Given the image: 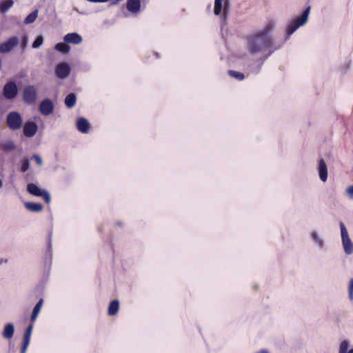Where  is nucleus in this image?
<instances>
[{
	"instance_id": "22",
	"label": "nucleus",
	"mask_w": 353,
	"mask_h": 353,
	"mask_svg": "<svg viewBox=\"0 0 353 353\" xmlns=\"http://www.w3.org/2000/svg\"><path fill=\"white\" fill-rule=\"evenodd\" d=\"M350 343L344 340L340 343L339 353H353V348L349 349Z\"/></svg>"
},
{
	"instance_id": "18",
	"label": "nucleus",
	"mask_w": 353,
	"mask_h": 353,
	"mask_svg": "<svg viewBox=\"0 0 353 353\" xmlns=\"http://www.w3.org/2000/svg\"><path fill=\"white\" fill-rule=\"evenodd\" d=\"M24 205L28 210L32 212H39L43 210V205L39 203L25 202Z\"/></svg>"
},
{
	"instance_id": "12",
	"label": "nucleus",
	"mask_w": 353,
	"mask_h": 353,
	"mask_svg": "<svg viewBox=\"0 0 353 353\" xmlns=\"http://www.w3.org/2000/svg\"><path fill=\"white\" fill-rule=\"evenodd\" d=\"M63 40L65 43L78 45L82 42L83 39L79 34L71 32L66 34L63 37Z\"/></svg>"
},
{
	"instance_id": "4",
	"label": "nucleus",
	"mask_w": 353,
	"mask_h": 353,
	"mask_svg": "<svg viewBox=\"0 0 353 353\" xmlns=\"http://www.w3.org/2000/svg\"><path fill=\"white\" fill-rule=\"evenodd\" d=\"M27 192L35 196L43 197L47 203H50L51 199L49 192L46 190L41 189L34 183H28L27 185Z\"/></svg>"
},
{
	"instance_id": "36",
	"label": "nucleus",
	"mask_w": 353,
	"mask_h": 353,
	"mask_svg": "<svg viewBox=\"0 0 353 353\" xmlns=\"http://www.w3.org/2000/svg\"><path fill=\"white\" fill-rule=\"evenodd\" d=\"M28 43V37L27 35H23L21 37V45L23 48H25V47H26Z\"/></svg>"
},
{
	"instance_id": "39",
	"label": "nucleus",
	"mask_w": 353,
	"mask_h": 353,
	"mask_svg": "<svg viewBox=\"0 0 353 353\" xmlns=\"http://www.w3.org/2000/svg\"><path fill=\"white\" fill-rule=\"evenodd\" d=\"M47 252L48 254H49L50 257H51L52 256V246H51V244H48V247H47Z\"/></svg>"
},
{
	"instance_id": "5",
	"label": "nucleus",
	"mask_w": 353,
	"mask_h": 353,
	"mask_svg": "<svg viewBox=\"0 0 353 353\" xmlns=\"http://www.w3.org/2000/svg\"><path fill=\"white\" fill-rule=\"evenodd\" d=\"M229 0H214V14L219 15L223 9V13L221 15V19L223 21H225L227 19V14L229 10Z\"/></svg>"
},
{
	"instance_id": "38",
	"label": "nucleus",
	"mask_w": 353,
	"mask_h": 353,
	"mask_svg": "<svg viewBox=\"0 0 353 353\" xmlns=\"http://www.w3.org/2000/svg\"><path fill=\"white\" fill-rule=\"evenodd\" d=\"M89 2L92 3H106L108 0H87Z\"/></svg>"
},
{
	"instance_id": "28",
	"label": "nucleus",
	"mask_w": 353,
	"mask_h": 353,
	"mask_svg": "<svg viewBox=\"0 0 353 353\" xmlns=\"http://www.w3.org/2000/svg\"><path fill=\"white\" fill-rule=\"evenodd\" d=\"M228 74L231 77L235 78L239 81H242L245 77L243 73L234 70H229Z\"/></svg>"
},
{
	"instance_id": "31",
	"label": "nucleus",
	"mask_w": 353,
	"mask_h": 353,
	"mask_svg": "<svg viewBox=\"0 0 353 353\" xmlns=\"http://www.w3.org/2000/svg\"><path fill=\"white\" fill-rule=\"evenodd\" d=\"M311 238L313 241L315 243H322L323 239L319 236V234L316 232H311Z\"/></svg>"
},
{
	"instance_id": "26",
	"label": "nucleus",
	"mask_w": 353,
	"mask_h": 353,
	"mask_svg": "<svg viewBox=\"0 0 353 353\" xmlns=\"http://www.w3.org/2000/svg\"><path fill=\"white\" fill-rule=\"evenodd\" d=\"M33 327H34V325L32 323H30L27 327V328L25 331L24 335H23V341L30 342V338H31V334L32 332Z\"/></svg>"
},
{
	"instance_id": "20",
	"label": "nucleus",
	"mask_w": 353,
	"mask_h": 353,
	"mask_svg": "<svg viewBox=\"0 0 353 353\" xmlns=\"http://www.w3.org/2000/svg\"><path fill=\"white\" fill-rule=\"evenodd\" d=\"M340 230L342 243H352L345 225L343 222H340Z\"/></svg>"
},
{
	"instance_id": "35",
	"label": "nucleus",
	"mask_w": 353,
	"mask_h": 353,
	"mask_svg": "<svg viewBox=\"0 0 353 353\" xmlns=\"http://www.w3.org/2000/svg\"><path fill=\"white\" fill-rule=\"evenodd\" d=\"M29 344H30V342L23 341V343H22L21 347V353L26 352Z\"/></svg>"
},
{
	"instance_id": "33",
	"label": "nucleus",
	"mask_w": 353,
	"mask_h": 353,
	"mask_svg": "<svg viewBox=\"0 0 353 353\" xmlns=\"http://www.w3.org/2000/svg\"><path fill=\"white\" fill-rule=\"evenodd\" d=\"M343 248L347 254L353 253V244H343Z\"/></svg>"
},
{
	"instance_id": "44",
	"label": "nucleus",
	"mask_w": 353,
	"mask_h": 353,
	"mask_svg": "<svg viewBox=\"0 0 353 353\" xmlns=\"http://www.w3.org/2000/svg\"><path fill=\"white\" fill-rule=\"evenodd\" d=\"M77 11L79 14H84V13H83V12H79V10H77Z\"/></svg>"
},
{
	"instance_id": "13",
	"label": "nucleus",
	"mask_w": 353,
	"mask_h": 353,
	"mask_svg": "<svg viewBox=\"0 0 353 353\" xmlns=\"http://www.w3.org/2000/svg\"><path fill=\"white\" fill-rule=\"evenodd\" d=\"M318 172L321 181L322 182H326L327 180V166L323 159L319 161Z\"/></svg>"
},
{
	"instance_id": "37",
	"label": "nucleus",
	"mask_w": 353,
	"mask_h": 353,
	"mask_svg": "<svg viewBox=\"0 0 353 353\" xmlns=\"http://www.w3.org/2000/svg\"><path fill=\"white\" fill-rule=\"evenodd\" d=\"M346 193L347 194L350 199L353 200V185L347 188Z\"/></svg>"
},
{
	"instance_id": "34",
	"label": "nucleus",
	"mask_w": 353,
	"mask_h": 353,
	"mask_svg": "<svg viewBox=\"0 0 353 353\" xmlns=\"http://www.w3.org/2000/svg\"><path fill=\"white\" fill-rule=\"evenodd\" d=\"M32 159L35 160L36 163L39 165L41 166L43 165V160L40 155L37 154H34L32 157Z\"/></svg>"
},
{
	"instance_id": "3",
	"label": "nucleus",
	"mask_w": 353,
	"mask_h": 353,
	"mask_svg": "<svg viewBox=\"0 0 353 353\" xmlns=\"http://www.w3.org/2000/svg\"><path fill=\"white\" fill-rule=\"evenodd\" d=\"M6 123L10 130H18L23 125L22 117L18 112L12 111L6 116Z\"/></svg>"
},
{
	"instance_id": "2",
	"label": "nucleus",
	"mask_w": 353,
	"mask_h": 353,
	"mask_svg": "<svg viewBox=\"0 0 353 353\" xmlns=\"http://www.w3.org/2000/svg\"><path fill=\"white\" fill-rule=\"evenodd\" d=\"M310 9V6L307 7L300 16L288 22L285 28L286 39L289 38L297 29L303 26L307 23Z\"/></svg>"
},
{
	"instance_id": "23",
	"label": "nucleus",
	"mask_w": 353,
	"mask_h": 353,
	"mask_svg": "<svg viewBox=\"0 0 353 353\" xmlns=\"http://www.w3.org/2000/svg\"><path fill=\"white\" fill-rule=\"evenodd\" d=\"M54 48L56 50L61 52V53H63V54H67L70 52V47L67 45L65 43H62V42H60V43H58L55 45L54 46Z\"/></svg>"
},
{
	"instance_id": "27",
	"label": "nucleus",
	"mask_w": 353,
	"mask_h": 353,
	"mask_svg": "<svg viewBox=\"0 0 353 353\" xmlns=\"http://www.w3.org/2000/svg\"><path fill=\"white\" fill-rule=\"evenodd\" d=\"M30 169V160L28 157H24L21 161V171L26 172Z\"/></svg>"
},
{
	"instance_id": "7",
	"label": "nucleus",
	"mask_w": 353,
	"mask_h": 353,
	"mask_svg": "<svg viewBox=\"0 0 353 353\" xmlns=\"http://www.w3.org/2000/svg\"><path fill=\"white\" fill-rule=\"evenodd\" d=\"M19 88L14 81L7 82L3 88V95L8 100L14 99L18 94Z\"/></svg>"
},
{
	"instance_id": "17",
	"label": "nucleus",
	"mask_w": 353,
	"mask_h": 353,
	"mask_svg": "<svg viewBox=\"0 0 353 353\" xmlns=\"http://www.w3.org/2000/svg\"><path fill=\"white\" fill-rule=\"evenodd\" d=\"M126 7L128 11L132 13H137L140 10V0H128Z\"/></svg>"
},
{
	"instance_id": "32",
	"label": "nucleus",
	"mask_w": 353,
	"mask_h": 353,
	"mask_svg": "<svg viewBox=\"0 0 353 353\" xmlns=\"http://www.w3.org/2000/svg\"><path fill=\"white\" fill-rule=\"evenodd\" d=\"M348 295L351 301L353 300V278L350 280L348 285Z\"/></svg>"
},
{
	"instance_id": "40",
	"label": "nucleus",
	"mask_w": 353,
	"mask_h": 353,
	"mask_svg": "<svg viewBox=\"0 0 353 353\" xmlns=\"http://www.w3.org/2000/svg\"><path fill=\"white\" fill-rule=\"evenodd\" d=\"M43 299H41L37 303V304L35 305V306L37 307H39L40 308L42 307L43 306Z\"/></svg>"
},
{
	"instance_id": "41",
	"label": "nucleus",
	"mask_w": 353,
	"mask_h": 353,
	"mask_svg": "<svg viewBox=\"0 0 353 353\" xmlns=\"http://www.w3.org/2000/svg\"><path fill=\"white\" fill-rule=\"evenodd\" d=\"M256 353H269V352L265 349H263L256 352Z\"/></svg>"
},
{
	"instance_id": "24",
	"label": "nucleus",
	"mask_w": 353,
	"mask_h": 353,
	"mask_svg": "<svg viewBox=\"0 0 353 353\" xmlns=\"http://www.w3.org/2000/svg\"><path fill=\"white\" fill-rule=\"evenodd\" d=\"M38 13V10H34L25 18L23 23L25 24H30L33 23L37 19Z\"/></svg>"
},
{
	"instance_id": "45",
	"label": "nucleus",
	"mask_w": 353,
	"mask_h": 353,
	"mask_svg": "<svg viewBox=\"0 0 353 353\" xmlns=\"http://www.w3.org/2000/svg\"><path fill=\"white\" fill-rule=\"evenodd\" d=\"M117 225H121V223L120 222H119V223H117Z\"/></svg>"
},
{
	"instance_id": "43",
	"label": "nucleus",
	"mask_w": 353,
	"mask_h": 353,
	"mask_svg": "<svg viewBox=\"0 0 353 353\" xmlns=\"http://www.w3.org/2000/svg\"><path fill=\"white\" fill-rule=\"evenodd\" d=\"M3 181L1 179H0V188H1L3 187Z\"/></svg>"
},
{
	"instance_id": "15",
	"label": "nucleus",
	"mask_w": 353,
	"mask_h": 353,
	"mask_svg": "<svg viewBox=\"0 0 353 353\" xmlns=\"http://www.w3.org/2000/svg\"><path fill=\"white\" fill-rule=\"evenodd\" d=\"M14 334V325L12 323H6L3 329L2 336L6 340L12 339Z\"/></svg>"
},
{
	"instance_id": "8",
	"label": "nucleus",
	"mask_w": 353,
	"mask_h": 353,
	"mask_svg": "<svg viewBox=\"0 0 353 353\" xmlns=\"http://www.w3.org/2000/svg\"><path fill=\"white\" fill-rule=\"evenodd\" d=\"M19 43L17 37H11L6 41L0 44V53H8L12 50Z\"/></svg>"
},
{
	"instance_id": "19",
	"label": "nucleus",
	"mask_w": 353,
	"mask_h": 353,
	"mask_svg": "<svg viewBox=\"0 0 353 353\" xmlns=\"http://www.w3.org/2000/svg\"><path fill=\"white\" fill-rule=\"evenodd\" d=\"M65 105L68 108H73L77 103V96L74 93H70L68 94L64 101Z\"/></svg>"
},
{
	"instance_id": "1",
	"label": "nucleus",
	"mask_w": 353,
	"mask_h": 353,
	"mask_svg": "<svg viewBox=\"0 0 353 353\" xmlns=\"http://www.w3.org/2000/svg\"><path fill=\"white\" fill-rule=\"evenodd\" d=\"M273 26L268 23L263 28L250 35L248 39L247 49L252 56H265L268 58L273 52V39L271 33Z\"/></svg>"
},
{
	"instance_id": "11",
	"label": "nucleus",
	"mask_w": 353,
	"mask_h": 353,
	"mask_svg": "<svg viewBox=\"0 0 353 353\" xmlns=\"http://www.w3.org/2000/svg\"><path fill=\"white\" fill-rule=\"evenodd\" d=\"M70 74V68L67 63H61L56 67V74L60 79H65Z\"/></svg>"
},
{
	"instance_id": "42",
	"label": "nucleus",
	"mask_w": 353,
	"mask_h": 353,
	"mask_svg": "<svg viewBox=\"0 0 353 353\" xmlns=\"http://www.w3.org/2000/svg\"><path fill=\"white\" fill-rule=\"evenodd\" d=\"M7 259H0V265H2L3 263H7Z\"/></svg>"
},
{
	"instance_id": "16",
	"label": "nucleus",
	"mask_w": 353,
	"mask_h": 353,
	"mask_svg": "<svg viewBox=\"0 0 353 353\" xmlns=\"http://www.w3.org/2000/svg\"><path fill=\"white\" fill-rule=\"evenodd\" d=\"M0 148L5 153L12 152L16 149V144L12 140H8L4 142H0Z\"/></svg>"
},
{
	"instance_id": "21",
	"label": "nucleus",
	"mask_w": 353,
	"mask_h": 353,
	"mask_svg": "<svg viewBox=\"0 0 353 353\" xmlns=\"http://www.w3.org/2000/svg\"><path fill=\"white\" fill-rule=\"evenodd\" d=\"M119 307V302L118 300H113L110 302L108 307V314L114 316L117 314Z\"/></svg>"
},
{
	"instance_id": "25",
	"label": "nucleus",
	"mask_w": 353,
	"mask_h": 353,
	"mask_svg": "<svg viewBox=\"0 0 353 353\" xmlns=\"http://www.w3.org/2000/svg\"><path fill=\"white\" fill-rule=\"evenodd\" d=\"M14 5L12 0H6L1 3L0 10L2 12H8Z\"/></svg>"
},
{
	"instance_id": "10",
	"label": "nucleus",
	"mask_w": 353,
	"mask_h": 353,
	"mask_svg": "<svg viewBox=\"0 0 353 353\" xmlns=\"http://www.w3.org/2000/svg\"><path fill=\"white\" fill-rule=\"evenodd\" d=\"M38 131V125L34 121H28L24 124L23 133L27 138L33 137Z\"/></svg>"
},
{
	"instance_id": "14",
	"label": "nucleus",
	"mask_w": 353,
	"mask_h": 353,
	"mask_svg": "<svg viewBox=\"0 0 353 353\" xmlns=\"http://www.w3.org/2000/svg\"><path fill=\"white\" fill-rule=\"evenodd\" d=\"M76 125L77 130L83 134L88 133L90 128V124L88 120L84 117H80L78 119Z\"/></svg>"
},
{
	"instance_id": "6",
	"label": "nucleus",
	"mask_w": 353,
	"mask_h": 353,
	"mask_svg": "<svg viewBox=\"0 0 353 353\" xmlns=\"http://www.w3.org/2000/svg\"><path fill=\"white\" fill-rule=\"evenodd\" d=\"M37 90L34 85H27L23 90V100L28 105H32L37 100Z\"/></svg>"
},
{
	"instance_id": "9",
	"label": "nucleus",
	"mask_w": 353,
	"mask_h": 353,
	"mask_svg": "<svg viewBox=\"0 0 353 353\" xmlns=\"http://www.w3.org/2000/svg\"><path fill=\"white\" fill-rule=\"evenodd\" d=\"M39 109L42 115L48 116L53 112L54 105L51 99L47 98L41 101Z\"/></svg>"
},
{
	"instance_id": "29",
	"label": "nucleus",
	"mask_w": 353,
	"mask_h": 353,
	"mask_svg": "<svg viewBox=\"0 0 353 353\" xmlns=\"http://www.w3.org/2000/svg\"><path fill=\"white\" fill-rule=\"evenodd\" d=\"M44 41V37L42 35L37 37L35 40L33 41L32 47L33 48H40Z\"/></svg>"
},
{
	"instance_id": "30",
	"label": "nucleus",
	"mask_w": 353,
	"mask_h": 353,
	"mask_svg": "<svg viewBox=\"0 0 353 353\" xmlns=\"http://www.w3.org/2000/svg\"><path fill=\"white\" fill-rule=\"evenodd\" d=\"M41 308L34 306L33 308V311L32 312L31 316H30V321L32 323L34 322L36 319L38 317V315L41 312Z\"/></svg>"
}]
</instances>
